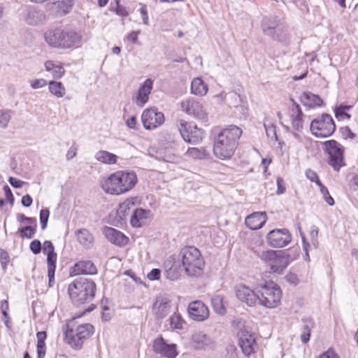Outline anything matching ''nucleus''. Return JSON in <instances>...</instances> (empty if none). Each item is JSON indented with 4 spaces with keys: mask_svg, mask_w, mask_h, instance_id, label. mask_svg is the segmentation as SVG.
I'll list each match as a JSON object with an SVG mask.
<instances>
[{
    "mask_svg": "<svg viewBox=\"0 0 358 358\" xmlns=\"http://www.w3.org/2000/svg\"><path fill=\"white\" fill-rule=\"evenodd\" d=\"M302 322L303 323V331L310 334V330L313 324V320L310 318H304L302 319Z\"/></svg>",
    "mask_w": 358,
    "mask_h": 358,
    "instance_id": "obj_63",
    "label": "nucleus"
},
{
    "mask_svg": "<svg viewBox=\"0 0 358 358\" xmlns=\"http://www.w3.org/2000/svg\"><path fill=\"white\" fill-rule=\"evenodd\" d=\"M48 85L49 92L57 98H62L65 95L66 89L61 82L52 80Z\"/></svg>",
    "mask_w": 358,
    "mask_h": 358,
    "instance_id": "obj_35",
    "label": "nucleus"
},
{
    "mask_svg": "<svg viewBox=\"0 0 358 358\" xmlns=\"http://www.w3.org/2000/svg\"><path fill=\"white\" fill-rule=\"evenodd\" d=\"M103 233L108 241L117 246H124L128 242V238L122 232L113 227H105Z\"/></svg>",
    "mask_w": 358,
    "mask_h": 358,
    "instance_id": "obj_18",
    "label": "nucleus"
},
{
    "mask_svg": "<svg viewBox=\"0 0 358 358\" xmlns=\"http://www.w3.org/2000/svg\"><path fill=\"white\" fill-rule=\"evenodd\" d=\"M273 40L280 42V43H287L288 41V35L287 32V29L281 24H280L276 29L275 30V33L273 35L269 36Z\"/></svg>",
    "mask_w": 358,
    "mask_h": 358,
    "instance_id": "obj_38",
    "label": "nucleus"
},
{
    "mask_svg": "<svg viewBox=\"0 0 358 358\" xmlns=\"http://www.w3.org/2000/svg\"><path fill=\"white\" fill-rule=\"evenodd\" d=\"M57 254L55 252L47 255L48 271H55Z\"/></svg>",
    "mask_w": 358,
    "mask_h": 358,
    "instance_id": "obj_52",
    "label": "nucleus"
},
{
    "mask_svg": "<svg viewBox=\"0 0 358 358\" xmlns=\"http://www.w3.org/2000/svg\"><path fill=\"white\" fill-rule=\"evenodd\" d=\"M46 20L45 14L43 10H38L34 7L27 8L24 15V21L31 26H36L43 24Z\"/></svg>",
    "mask_w": 358,
    "mask_h": 358,
    "instance_id": "obj_20",
    "label": "nucleus"
},
{
    "mask_svg": "<svg viewBox=\"0 0 358 358\" xmlns=\"http://www.w3.org/2000/svg\"><path fill=\"white\" fill-rule=\"evenodd\" d=\"M211 305L215 313L220 315L226 313V306L224 301V296L220 294H215L211 298Z\"/></svg>",
    "mask_w": 358,
    "mask_h": 358,
    "instance_id": "obj_34",
    "label": "nucleus"
},
{
    "mask_svg": "<svg viewBox=\"0 0 358 358\" xmlns=\"http://www.w3.org/2000/svg\"><path fill=\"white\" fill-rule=\"evenodd\" d=\"M306 176L310 181L315 182L318 186L320 185V183H322L318 178L317 174L310 169H308L306 171Z\"/></svg>",
    "mask_w": 358,
    "mask_h": 358,
    "instance_id": "obj_55",
    "label": "nucleus"
},
{
    "mask_svg": "<svg viewBox=\"0 0 358 358\" xmlns=\"http://www.w3.org/2000/svg\"><path fill=\"white\" fill-rule=\"evenodd\" d=\"M236 296L241 301L246 303L248 306L252 307L259 303V293L251 289L250 287L241 285L236 290Z\"/></svg>",
    "mask_w": 358,
    "mask_h": 358,
    "instance_id": "obj_12",
    "label": "nucleus"
},
{
    "mask_svg": "<svg viewBox=\"0 0 358 358\" xmlns=\"http://www.w3.org/2000/svg\"><path fill=\"white\" fill-rule=\"evenodd\" d=\"M134 206V202L131 200L127 199L120 205L117 213L120 215L125 216L127 214V210Z\"/></svg>",
    "mask_w": 358,
    "mask_h": 358,
    "instance_id": "obj_45",
    "label": "nucleus"
},
{
    "mask_svg": "<svg viewBox=\"0 0 358 358\" xmlns=\"http://www.w3.org/2000/svg\"><path fill=\"white\" fill-rule=\"evenodd\" d=\"M267 220L265 212H256L245 218V224L252 230L261 229Z\"/></svg>",
    "mask_w": 358,
    "mask_h": 358,
    "instance_id": "obj_22",
    "label": "nucleus"
},
{
    "mask_svg": "<svg viewBox=\"0 0 358 358\" xmlns=\"http://www.w3.org/2000/svg\"><path fill=\"white\" fill-rule=\"evenodd\" d=\"M8 182L10 184V185L12 187H13L14 188H20L22 187L23 184L24 183V182H23L17 178H15L14 177H10L8 178Z\"/></svg>",
    "mask_w": 358,
    "mask_h": 358,
    "instance_id": "obj_64",
    "label": "nucleus"
},
{
    "mask_svg": "<svg viewBox=\"0 0 358 358\" xmlns=\"http://www.w3.org/2000/svg\"><path fill=\"white\" fill-rule=\"evenodd\" d=\"M302 103L309 108H315L321 106L323 103L322 99L316 94L310 92H305L301 96Z\"/></svg>",
    "mask_w": 358,
    "mask_h": 358,
    "instance_id": "obj_27",
    "label": "nucleus"
},
{
    "mask_svg": "<svg viewBox=\"0 0 358 358\" xmlns=\"http://www.w3.org/2000/svg\"><path fill=\"white\" fill-rule=\"evenodd\" d=\"M185 155L194 159H203L208 157V153L203 148H189Z\"/></svg>",
    "mask_w": 358,
    "mask_h": 358,
    "instance_id": "obj_36",
    "label": "nucleus"
},
{
    "mask_svg": "<svg viewBox=\"0 0 358 358\" xmlns=\"http://www.w3.org/2000/svg\"><path fill=\"white\" fill-rule=\"evenodd\" d=\"M268 245L273 248L286 246L292 240L291 234L286 229H273L266 236Z\"/></svg>",
    "mask_w": 358,
    "mask_h": 358,
    "instance_id": "obj_9",
    "label": "nucleus"
},
{
    "mask_svg": "<svg viewBox=\"0 0 358 358\" xmlns=\"http://www.w3.org/2000/svg\"><path fill=\"white\" fill-rule=\"evenodd\" d=\"M226 99L231 106L236 107L241 102V96L235 92L227 94Z\"/></svg>",
    "mask_w": 358,
    "mask_h": 358,
    "instance_id": "obj_43",
    "label": "nucleus"
},
{
    "mask_svg": "<svg viewBox=\"0 0 358 358\" xmlns=\"http://www.w3.org/2000/svg\"><path fill=\"white\" fill-rule=\"evenodd\" d=\"M74 0H55L53 3L54 6L59 8L61 14H66L70 11Z\"/></svg>",
    "mask_w": 358,
    "mask_h": 358,
    "instance_id": "obj_39",
    "label": "nucleus"
},
{
    "mask_svg": "<svg viewBox=\"0 0 358 358\" xmlns=\"http://www.w3.org/2000/svg\"><path fill=\"white\" fill-rule=\"evenodd\" d=\"M115 4H116L115 11L117 15H121V16L127 15L128 13L127 11L126 8L123 6L120 5L119 0H115Z\"/></svg>",
    "mask_w": 358,
    "mask_h": 358,
    "instance_id": "obj_62",
    "label": "nucleus"
},
{
    "mask_svg": "<svg viewBox=\"0 0 358 358\" xmlns=\"http://www.w3.org/2000/svg\"><path fill=\"white\" fill-rule=\"evenodd\" d=\"M153 81L148 78L138 89V94L135 98V103L137 106L143 107L148 100L149 95L152 89Z\"/></svg>",
    "mask_w": 358,
    "mask_h": 358,
    "instance_id": "obj_21",
    "label": "nucleus"
},
{
    "mask_svg": "<svg viewBox=\"0 0 358 358\" xmlns=\"http://www.w3.org/2000/svg\"><path fill=\"white\" fill-rule=\"evenodd\" d=\"M95 159L106 164H115L117 162V156L106 150H99L95 155Z\"/></svg>",
    "mask_w": 358,
    "mask_h": 358,
    "instance_id": "obj_33",
    "label": "nucleus"
},
{
    "mask_svg": "<svg viewBox=\"0 0 358 358\" xmlns=\"http://www.w3.org/2000/svg\"><path fill=\"white\" fill-rule=\"evenodd\" d=\"M169 321L171 328L177 329H182L183 324L185 323L180 315L176 313L171 315Z\"/></svg>",
    "mask_w": 358,
    "mask_h": 358,
    "instance_id": "obj_42",
    "label": "nucleus"
},
{
    "mask_svg": "<svg viewBox=\"0 0 358 358\" xmlns=\"http://www.w3.org/2000/svg\"><path fill=\"white\" fill-rule=\"evenodd\" d=\"M97 273L96 266L90 260L80 261L71 268V275H94Z\"/></svg>",
    "mask_w": 358,
    "mask_h": 358,
    "instance_id": "obj_19",
    "label": "nucleus"
},
{
    "mask_svg": "<svg viewBox=\"0 0 358 358\" xmlns=\"http://www.w3.org/2000/svg\"><path fill=\"white\" fill-rule=\"evenodd\" d=\"M187 311L190 318L198 322L203 321L209 316L208 308L201 301L191 302Z\"/></svg>",
    "mask_w": 358,
    "mask_h": 358,
    "instance_id": "obj_13",
    "label": "nucleus"
},
{
    "mask_svg": "<svg viewBox=\"0 0 358 358\" xmlns=\"http://www.w3.org/2000/svg\"><path fill=\"white\" fill-rule=\"evenodd\" d=\"M153 350L155 352L166 358H175L178 355L176 345L167 343L162 338L155 340Z\"/></svg>",
    "mask_w": 358,
    "mask_h": 358,
    "instance_id": "obj_15",
    "label": "nucleus"
},
{
    "mask_svg": "<svg viewBox=\"0 0 358 358\" xmlns=\"http://www.w3.org/2000/svg\"><path fill=\"white\" fill-rule=\"evenodd\" d=\"M18 233L21 238H27L30 239L34 237L36 233V229L31 226H25L19 229Z\"/></svg>",
    "mask_w": 358,
    "mask_h": 358,
    "instance_id": "obj_44",
    "label": "nucleus"
},
{
    "mask_svg": "<svg viewBox=\"0 0 358 358\" xmlns=\"http://www.w3.org/2000/svg\"><path fill=\"white\" fill-rule=\"evenodd\" d=\"M341 132L344 138L353 139L356 135L354 134L348 127L341 128Z\"/></svg>",
    "mask_w": 358,
    "mask_h": 358,
    "instance_id": "obj_58",
    "label": "nucleus"
},
{
    "mask_svg": "<svg viewBox=\"0 0 358 358\" xmlns=\"http://www.w3.org/2000/svg\"><path fill=\"white\" fill-rule=\"evenodd\" d=\"M50 215V211L48 208H43L40 211V222L41 224V229H45L47 227L48 218Z\"/></svg>",
    "mask_w": 358,
    "mask_h": 358,
    "instance_id": "obj_50",
    "label": "nucleus"
},
{
    "mask_svg": "<svg viewBox=\"0 0 358 358\" xmlns=\"http://www.w3.org/2000/svg\"><path fill=\"white\" fill-rule=\"evenodd\" d=\"M208 85L200 78H195L191 83V92L194 95L203 96L208 92Z\"/></svg>",
    "mask_w": 358,
    "mask_h": 358,
    "instance_id": "obj_30",
    "label": "nucleus"
},
{
    "mask_svg": "<svg viewBox=\"0 0 358 358\" xmlns=\"http://www.w3.org/2000/svg\"><path fill=\"white\" fill-rule=\"evenodd\" d=\"M29 248H30L31 251L34 255L39 254L42 249L41 243L40 241H38V240H34L33 241H31L30 243Z\"/></svg>",
    "mask_w": 358,
    "mask_h": 358,
    "instance_id": "obj_53",
    "label": "nucleus"
},
{
    "mask_svg": "<svg viewBox=\"0 0 358 358\" xmlns=\"http://www.w3.org/2000/svg\"><path fill=\"white\" fill-rule=\"evenodd\" d=\"M292 106L289 108V116L292 128L298 131H301L303 127V112L298 103L294 99H290Z\"/></svg>",
    "mask_w": 358,
    "mask_h": 358,
    "instance_id": "obj_17",
    "label": "nucleus"
},
{
    "mask_svg": "<svg viewBox=\"0 0 358 358\" xmlns=\"http://www.w3.org/2000/svg\"><path fill=\"white\" fill-rule=\"evenodd\" d=\"M264 127L265 128L266 136L271 138H275V140L278 141L275 126L272 123H267L264 121Z\"/></svg>",
    "mask_w": 358,
    "mask_h": 358,
    "instance_id": "obj_49",
    "label": "nucleus"
},
{
    "mask_svg": "<svg viewBox=\"0 0 358 358\" xmlns=\"http://www.w3.org/2000/svg\"><path fill=\"white\" fill-rule=\"evenodd\" d=\"M47 85H48L47 81L43 78L35 79L30 82V85L33 89L42 88Z\"/></svg>",
    "mask_w": 358,
    "mask_h": 358,
    "instance_id": "obj_54",
    "label": "nucleus"
},
{
    "mask_svg": "<svg viewBox=\"0 0 358 358\" xmlns=\"http://www.w3.org/2000/svg\"><path fill=\"white\" fill-rule=\"evenodd\" d=\"M335 129L331 116L327 113L314 119L310 124V131L316 137H328L334 132Z\"/></svg>",
    "mask_w": 358,
    "mask_h": 358,
    "instance_id": "obj_6",
    "label": "nucleus"
},
{
    "mask_svg": "<svg viewBox=\"0 0 358 358\" xmlns=\"http://www.w3.org/2000/svg\"><path fill=\"white\" fill-rule=\"evenodd\" d=\"M259 304L267 308H274L280 303L282 292L280 287L273 281L266 282L257 287Z\"/></svg>",
    "mask_w": 358,
    "mask_h": 358,
    "instance_id": "obj_5",
    "label": "nucleus"
},
{
    "mask_svg": "<svg viewBox=\"0 0 358 358\" xmlns=\"http://www.w3.org/2000/svg\"><path fill=\"white\" fill-rule=\"evenodd\" d=\"M43 252L45 255L55 252V248L50 241H45L43 245Z\"/></svg>",
    "mask_w": 358,
    "mask_h": 358,
    "instance_id": "obj_57",
    "label": "nucleus"
},
{
    "mask_svg": "<svg viewBox=\"0 0 358 358\" xmlns=\"http://www.w3.org/2000/svg\"><path fill=\"white\" fill-rule=\"evenodd\" d=\"M276 183H277L276 194L278 195L284 194L285 192V186L284 180L281 177H278Z\"/></svg>",
    "mask_w": 358,
    "mask_h": 358,
    "instance_id": "obj_59",
    "label": "nucleus"
},
{
    "mask_svg": "<svg viewBox=\"0 0 358 358\" xmlns=\"http://www.w3.org/2000/svg\"><path fill=\"white\" fill-rule=\"evenodd\" d=\"M319 187H320V192H321L322 194L323 195V198H324V201L330 206H334V200L331 196V195L329 194V192L327 188L324 185H323L322 183H320Z\"/></svg>",
    "mask_w": 358,
    "mask_h": 358,
    "instance_id": "obj_47",
    "label": "nucleus"
},
{
    "mask_svg": "<svg viewBox=\"0 0 358 358\" xmlns=\"http://www.w3.org/2000/svg\"><path fill=\"white\" fill-rule=\"evenodd\" d=\"M141 120L144 128L151 130L164 123V116L162 112H158L155 108H149L143 111Z\"/></svg>",
    "mask_w": 358,
    "mask_h": 358,
    "instance_id": "obj_10",
    "label": "nucleus"
},
{
    "mask_svg": "<svg viewBox=\"0 0 358 358\" xmlns=\"http://www.w3.org/2000/svg\"><path fill=\"white\" fill-rule=\"evenodd\" d=\"M17 220L19 222H27L29 224H35L36 223V219L35 217H29L25 216L24 214L18 213L17 215Z\"/></svg>",
    "mask_w": 358,
    "mask_h": 358,
    "instance_id": "obj_56",
    "label": "nucleus"
},
{
    "mask_svg": "<svg viewBox=\"0 0 358 358\" xmlns=\"http://www.w3.org/2000/svg\"><path fill=\"white\" fill-rule=\"evenodd\" d=\"M239 345L243 354L246 356L250 355L254 352L256 345L255 334L250 332L248 328L241 329L238 333Z\"/></svg>",
    "mask_w": 358,
    "mask_h": 358,
    "instance_id": "obj_11",
    "label": "nucleus"
},
{
    "mask_svg": "<svg viewBox=\"0 0 358 358\" xmlns=\"http://www.w3.org/2000/svg\"><path fill=\"white\" fill-rule=\"evenodd\" d=\"M324 149L329 155V164L334 170L338 171L344 164L343 152L344 148L334 140H330L324 143Z\"/></svg>",
    "mask_w": 358,
    "mask_h": 358,
    "instance_id": "obj_8",
    "label": "nucleus"
},
{
    "mask_svg": "<svg viewBox=\"0 0 358 358\" xmlns=\"http://www.w3.org/2000/svg\"><path fill=\"white\" fill-rule=\"evenodd\" d=\"M179 257L188 275L196 276L201 273L204 262L197 248L193 246L185 247L180 250Z\"/></svg>",
    "mask_w": 358,
    "mask_h": 358,
    "instance_id": "obj_4",
    "label": "nucleus"
},
{
    "mask_svg": "<svg viewBox=\"0 0 358 358\" xmlns=\"http://www.w3.org/2000/svg\"><path fill=\"white\" fill-rule=\"evenodd\" d=\"M3 190L5 193L6 198L8 201V202L10 203L11 206L14 203V196L13 195V193L10 189V187L8 185H5L3 187Z\"/></svg>",
    "mask_w": 358,
    "mask_h": 358,
    "instance_id": "obj_61",
    "label": "nucleus"
},
{
    "mask_svg": "<svg viewBox=\"0 0 358 358\" xmlns=\"http://www.w3.org/2000/svg\"><path fill=\"white\" fill-rule=\"evenodd\" d=\"M287 265V259L280 254H278L274 261L270 263L271 271L278 274H281Z\"/></svg>",
    "mask_w": 358,
    "mask_h": 358,
    "instance_id": "obj_31",
    "label": "nucleus"
},
{
    "mask_svg": "<svg viewBox=\"0 0 358 358\" xmlns=\"http://www.w3.org/2000/svg\"><path fill=\"white\" fill-rule=\"evenodd\" d=\"M150 215L151 212L149 210L136 208L131 216L130 223L134 227H141L146 223Z\"/></svg>",
    "mask_w": 358,
    "mask_h": 358,
    "instance_id": "obj_23",
    "label": "nucleus"
},
{
    "mask_svg": "<svg viewBox=\"0 0 358 358\" xmlns=\"http://www.w3.org/2000/svg\"><path fill=\"white\" fill-rule=\"evenodd\" d=\"M280 25V20L275 16H264L261 21L262 29L264 34L271 36Z\"/></svg>",
    "mask_w": 358,
    "mask_h": 358,
    "instance_id": "obj_24",
    "label": "nucleus"
},
{
    "mask_svg": "<svg viewBox=\"0 0 358 358\" xmlns=\"http://www.w3.org/2000/svg\"><path fill=\"white\" fill-rule=\"evenodd\" d=\"M161 271L159 268H153L147 275L148 278L150 280H156L160 278Z\"/></svg>",
    "mask_w": 358,
    "mask_h": 358,
    "instance_id": "obj_60",
    "label": "nucleus"
},
{
    "mask_svg": "<svg viewBox=\"0 0 358 358\" xmlns=\"http://www.w3.org/2000/svg\"><path fill=\"white\" fill-rule=\"evenodd\" d=\"M44 65L45 70L51 73L54 79H59L64 74L65 70L61 63L58 62L49 60L47 61Z\"/></svg>",
    "mask_w": 358,
    "mask_h": 358,
    "instance_id": "obj_28",
    "label": "nucleus"
},
{
    "mask_svg": "<svg viewBox=\"0 0 358 358\" xmlns=\"http://www.w3.org/2000/svg\"><path fill=\"white\" fill-rule=\"evenodd\" d=\"M351 108V106L343 104L336 106L334 109L336 117L339 120L350 118V115L346 113V110H350Z\"/></svg>",
    "mask_w": 358,
    "mask_h": 358,
    "instance_id": "obj_41",
    "label": "nucleus"
},
{
    "mask_svg": "<svg viewBox=\"0 0 358 358\" xmlns=\"http://www.w3.org/2000/svg\"><path fill=\"white\" fill-rule=\"evenodd\" d=\"M10 262V257L7 251L0 249V263L2 269L4 272L6 271V268L8 262Z\"/></svg>",
    "mask_w": 358,
    "mask_h": 358,
    "instance_id": "obj_51",
    "label": "nucleus"
},
{
    "mask_svg": "<svg viewBox=\"0 0 358 358\" xmlns=\"http://www.w3.org/2000/svg\"><path fill=\"white\" fill-rule=\"evenodd\" d=\"M203 138V131L198 128L196 125L193 124L192 129L189 131V134L187 138V143L190 144H197Z\"/></svg>",
    "mask_w": 358,
    "mask_h": 358,
    "instance_id": "obj_37",
    "label": "nucleus"
},
{
    "mask_svg": "<svg viewBox=\"0 0 358 358\" xmlns=\"http://www.w3.org/2000/svg\"><path fill=\"white\" fill-rule=\"evenodd\" d=\"M10 117L11 115L9 111L0 110V127L6 128Z\"/></svg>",
    "mask_w": 358,
    "mask_h": 358,
    "instance_id": "obj_48",
    "label": "nucleus"
},
{
    "mask_svg": "<svg viewBox=\"0 0 358 358\" xmlns=\"http://www.w3.org/2000/svg\"><path fill=\"white\" fill-rule=\"evenodd\" d=\"M93 329L94 327L90 324L80 325L75 331L72 329L66 331V340L72 348L80 350L82 348L84 340L92 334Z\"/></svg>",
    "mask_w": 358,
    "mask_h": 358,
    "instance_id": "obj_7",
    "label": "nucleus"
},
{
    "mask_svg": "<svg viewBox=\"0 0 358 358\" xmlns=\"http://www.w3.org/2000/svg\"><path fill=\"white\" fill-rule=\"evenodd\" d=\"M153 310L157 318L162 319L171 311L170 302L164 299H157L153 306Z\"/></svg>",
    "mask_w": 358,
    "mask_h": 358,
    "instance_id": "obj_26",
    "label": "nucleus"
},
{
    "mask_svg": "<svg viewBox=\"0 0 358 358\" xmlns=\"http://www.w3.org/2000/svg\"><path fill=\"white\" fill-rule=\"evenodd\" d=\"M241 134L242 130L235 125L223 129L215 138L214 155L220 159H230L234 154Z\"/></svg>",
    "mask_w": 358,
    "mask_h": 358,
    "instance_id": "obj_1",
    "label": "nucleus"
},
{
    "mask_svg": "<svg viewBox=\"0 0 358 358\" xmlns=\"http://www.w3.org/2000/svg\"><path fill=\"white\" fill-rule=\"evenodd\" d=\"M82 39L81 35L71 29H62L61 48L67 49L78 47Z\"/></svg>",
    "mask_w": 358,
    "mask_h": 358,
    "instance_id": "obj_16",
    "label": "nucleus"
},
{
    "mask_svg": "<svg viewBox=\"0 0 358 358\" xmlns=\"http://www.w3.org/2000/svg\"><path fill=\"white\" fill-rule=\"evenodd\" d=\"M62 34V29H50L44 34L45 42L52 48H61V36Z\"/></svg>",
    "mask_w": 358,
    "mask_h": 358,
    "instance_id": "obj_25",
    "label": "nucleus"
},
{
    "mask_svg": "<svg viewBox=\"0 0 358 358\" xmlns=\"http://www.w3.org/2000/svg\"><path fill=\"white\" fill-rule=\"evenodd\" d=\"M96 284L90 279L79 278L71 284L68 287L70 298L76 306H80L91 302L95 296Z\"/></svg>",
    "mask_w": 358,
    "mask_h": 358,
    "instance_id": "obj_3",
    "label": "nucleus"
},
{
    "mask_svg": "<svg viewBox=\"0 0 358 358\" xmlns=\"http://www.w3.org/2000/svg\"><path fill=\"white\" fill-rule=\"evenodd\" d=\"M181 107L185 113L194 115L199 119H204L206 117V113L203 110L202 104L192 98H188L182 101Z\"/></svg>",
    "mask_w": 358,
    "mask_h": 358,
    "instance_id": "obj_14",
    "label": "nucleus"
},
{
    "mask_svg": "<svg viewBox=\"0 0 358 358\" xmlns=\"http://www.w3.org/2000/svg\"><path fill=\"white\" fill-rule=\"evenodd\" d=\"M278 255V252L274 250L264 251L260 255V258L266 262L271 263Z\"/></svg>",
    "mask_w": 358,
    "mask_h": 358,
    "instance_id": "obj_46",
    "label": "nucleus"
},
{
    "mask_svg": "<svg viewBox=\"0 0 358 358\" xmlns=\"http://www.w3.org/2000/svg\"><path fill=\"white\" fill-rule=\"evenodd\" d=\"M193 124L183 120H180L178 124V131L185 141H187L189 131L192 129Z\"/></svg>",
    "mask_w": 358,
    "mask_h": 358,
    "instance_id": "obj_40",
    "label": "nucleus"
},
{
    "mask_svg": "<svg viewBox=\"0 0 358 358\" xmlns=\"http://www.w3.org/2000/svg\"><path fill=\"white\" fill-rule=\"evenodd\" d=\"M78 242L85 248H90L94 242L93 235L86 229H78L76 231Z\"/></svg>",
    "mask_w": 358,
    "mask_h": 358,
    "instance_id": "obj_29",
    "label": "nucleus"
},
{
    "mask_svg": "<svg viewBox=\"0 0 358 358\" xmlns=\"http://www.w3.org/2000/svg\"><path fill=\"white\" fill-rule=\"evenodd\" d=\"M134 172L118 171L101 182L102 189L107 194L120 195L130 191L137 182Z\"/></svg>",
    "mask_w": 358,
    "mask_h": 358,
    "instance_id": "obj_2",
    "label": "nucleus"
},
{
    "mask_svg": "<svg viewBox=\"0 0 358 358\" xmlns=\"http://www.w3.org/2000/svg\"><path fill=\"white\" fill-rule=\"evenodd\" d=\"M210 342L209 338L203 332H196L192 335V345L195 349H203Z\"/></svg>",
    "mask_w": 358,
    "mask_h": 358,
    "instance_id": "obj_32",
    "label": "nucleus"
}]
</instances>
